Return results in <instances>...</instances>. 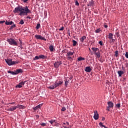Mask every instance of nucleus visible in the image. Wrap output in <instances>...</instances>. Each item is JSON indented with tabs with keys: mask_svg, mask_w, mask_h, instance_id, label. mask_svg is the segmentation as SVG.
<instances>
[{
	"mask_svg": "<svg viewBox=\"0 0 128 128\" xmlns=\"http://www.w3.org/2000/svg\"><path fill=\"white\" fill-rule=\"evenodd\" d=\"M7 41L8 44H12L13 46H18V42L14 38H8Z\"/></svg>",
	"mask_w": 128,
	"mask_h": 128,
	"instance_id": "3",
	"label": "nucleus"
},
{
	"mask_svg": "<svg viewBox=\"0 0 128 128\" xmlns=\"http://www.w3.org/2000/svg\"><path fill=\"white\" fill-rule=\"evenodd\" d=\"M116 35H117V36H118H118H120L119 32H116Z\"/></svg>",
	"mask_w": 128,
	"mask_h": 128,
	"instance_id": "47",
	"label": "nucleus"
},
{
	"mask_svg": "<svg viewBox=\"0 0 128 128\" xmlns=\"http://www.w3.org/2000/svg\"><path fill=\"white\" fill-rule=\"evenodd\" d=\"M41 106H40V105H37L36 106V109H38V108H40Z\"/></svg>",
	"mask_w": 128,
	"mask_h": 128,
	"instance_id": "46",
	"label": "nucleus"
},
{
	"mask_svg": "<svg viewBox=\"0 0 128 128\" xmlns=\"http://www.w3.org/2000/svg\"><path fill=\"white\" fill-rule=\"evenodd\" d=\"M34 110H37V106H35V108H34Z\"/></svg>",
	"mask_w": 128,
	"mask_h": 128,
	"instance_id": "54",
	"label": "nucleus"
},
{
	"mask_svg": "<svg viewBox=\"0 0 128 128\" xmlns=\"http://www.w3.org/2000/svg\"><path fill=\"white\" fill-rule=\"evenodd\" d=\"M64 81H65L64 85H65V86H66V87H67V86H68V85L69 82H70L69 78H67L66 79V80H64Z\"/></svg>",
	"mask_w": 128,
	"mask_h": 128,
	"instance_id": "15",
	"label": "nucleus"
},
{
	"mask_svg": "<svg viewBox=\"0 0 128 128\" xmlns=\"http://www.w3.org/2000/svg\"><path fill=\"white\" fill-rule=\"evenodd\" d=\"M14 13L20 12V16L27 15L28 13H32L30 10L26 6V7L22 8L20 7V6H18V7H16L14 10Z\"/></svg>",
	"mask_w": 128,
	"mask_h": 128,
	"instance_id": "1",
	"label": "nucleus"
},
{
	"mask_svg": "<svg viewBox=\"0 0 128 128\" xmlns=\"http://www.w3.org/2000/svg\"><path fill=\"white\" fill-rule=\"evenodd\" d=\"M96 56L98 57V58H100V52L99 51V48H98V50L96 51Z\"/></svg>",
	"mask_w": 128,
	"mask_h": 128,
	"instance_id": "18",
	"label": "nucleus"
},
{
	"mask_svg": "<svg viewBox=\"0 0 128 128\" xmlns=\"http://www.w3.org/2000/svg\"><path fill=\"white\" fill-rule=\"evenodd\" d=\"M49 49L50 50V51H54V47L53 44H51V46H49Z\"/></svg>",
	"mask_w": 128,
	"mask_h": 128,
	"instance_id": "25",
	"label": "nucleus"
},
{
	"mask_svg": "<svg viewBox=\"0 0 128 128\" xmlns=\"http://www.w3.org/2000/svg\"><path fill=\"white\" fill-rule=\"evenodd\" d=\"M63 84L62 80H60L58 81V82L57 81H55L54 85H50V86H49V88H50V90H53L54 88H58V86H60V85H62Z\"/></svg>",
	"mask_w": 128,
	"mask_h": 128,
	"instance_id": "2",
	"label": "nucleus"
},
{
	"mask_svg": "<svg viewBox=\"0 0 128 128\" xmlns=\"http://www.w3.org/2000/svg\"><path fill=\"white\" fill-rule=\"evenodd\" d=\"M66 124H67V125H69L68 122H66Z\"/></svg>",
	"mask_w": 128,
	"mask_h": 128,
	"instance_id": "58",
	"label": "nucleus"
},
{
	"mask_svg": "<svg viewBox=\"0 0 128 128\" xmlns=\"http://www.w3.org/2000/svg\"><path fill=\"white\" fill-rule=\"evenodd\" d=\"M109 103H110V102H108V106H107V108H106V110H108V112H110V106H109Z\"/></svg>",
	"mask_w": 128,
	"mask_h": 128,
	"instance_id": "31",
	"label": "nucleus"
},
{
	"mask_svg": "<svg viewBox=\"0 0 128 128\" xmlns=\"http://www.w3.org/2000/svg\"><path fill=\"white\" fill-rule=\"evenodd\" d=\"M25 82H26V81H21L20 82H19V84L16 85V88H22V85H24Z\"/></svg>",
	"mask_w": 128,
	"mask_h": 128,
	"instance_id": "10",
	"label": "nucleus"
},
{
	"mask_svg": "<svg viewBox=\"0 0 128 128\" xmlns=\"http://www.w3.org/2000/svg\"><path fill=\"white\" fill-rule=\"evenodd\" d=\"M70 80H72V76H70V78H69Z\"/></svg>",
	"mask_w": 128,
	"mask_h": 128,
	"instance_id": "59",
	"label": "nucleus"
},
{
	"mask_svg": "<svg viewBox=\"0 0 128 128\" xmlns=\"http://www.w3.org/2000/svg\"><path fill=\"white\" fill-rule=\"evenodd\" d=\"M78 61H82V60H85V58H82V56H79L78 58Z\"/></svg>",
	"mask_w": 128,
	"mask_h": 128,
	"instance_id": "26",
	"label": "nucleus"
},
{
	"mask_svg": "<svg viewBox=\"0 0 128 128\" xmlns=\"http://www.w3.org/2000/svg\"><path fill=\"white\" fill-rule=\"evenodd\" d=\"M65 110H66V108H65L64 106L62 108V112H65Z\"/></svg>",
	"mask_w": 128,
	"mask_h": 128,
	"instance_id": "39",
	"label": "nucleus"
},
{
	"mask_svg": "<svg viewBox=\"0 0 128 128\" xmlns=\"http://www.w3.org/2000/svg\"><path fill=\"white\" fill-rule=\"evenodd\" d=\"M17 109V105H14V106H11L10 108L8 109L9 112H14V110H16Z\"/></svg>",
	"mask_w": 128,
	"mask_h": 128,
	"instance_id": "12",
	"label": "nucleus"
},
{
	"mask_svg": "<svg viewBox=\"0 0 128 128\" xmlns=\"http://www.w3.org/2000/svg\"><path fill=\"white\" fill-rule=\"evenodd\" d=\"M105 119H106V118H104V116H102V120L103 121H104V120H105Z\"/></svg>",
	"mask_w": 128,
	"mask_h": 128,
	"instance_id": "52",
	"label": "nucleus"
},
{
	"mask_svg": "<svg viewBox=\"0 0 128 128\" xmlns=\"http://www.w3.org/2000/svg\"><path fill=\"white\" fill-rule=\"evenodd\" d=\"M46 56L44 55H39V56H35V58H34V60H40V58H46Z\"/></svg>",
	"mask_w": 128,
	"mask_h": 128,
	"instance_id": "9",
	"label": "nucleus"
},
{
	"mask_svg": "<svg viewBox=\"0 0 128 128\" xmlns=\"http://www.w3.org/2000/svg\"><path fill=\"white\" fill-rule=\"evenodd\" d=\"M12 23H14V22L12 21H10V22H8V21H6V24L8 25V24H12Z\"/></svg>",
	"mask_w": 128,
	"mask_h": 128,
	"instance_id": "28",
	"label": "nucleus"
},
{
	"mask_svg": "<svg viewBox=\"0 0 128 128\" xmlns=\"http://www.w3.org/2000/svg\"><path fill=\"white\" fill-rule=\"evenodd\" d=\"M19 41H20V46H22V40H20V38H19Z\"/></svg>",
	"mask_w": 128,
	"mask_h": 128,
	"instance_id": "37",
	"label": "nucleus"
},
{
	"mask_svg": "<svg viewBox=\"0 0 128 128\" xmlns=\"http://www.w3.org/2000/svg\"><path fill=\"white\" fill-rule=\"evenodd\" d=\"M86 38V36H82L81 38H80V42H84V40Z\"/></svg>",
	"mask_w": 128,
	"mask_h": 128,
	"instance_id": "22",
	"label": "nucleus"
},
{
	"mask_svg": "<svg viewBox=\"0 0 128 128\" xmlns=\"http://www.w3.org/2000/svg\"><path fill=\"white\" fill-rule=\"evenodd\" d=\"M8 74H12V75H16V71H11L8 70Z\"/></svg>",
	"mask_w": 128,
	"mask_h": 128,
	"instance_id": "16",
	"label": "nucleus"
},
{
	"mask_svg": "<svg viewBox=\"0 0 128 128\" xmlns=\"http://www.w3.org/2000/svg\"><path fill=\"white\" fill-rule=\"evenodd\" d=\"M94 2H93L92 0H91L90 2L88 4V6H94Z\"/></svg>",
	"mask_w": 128,
	"mask_h": 128,
	"instance_id": "27",
	"label": "nucleus"
},
{
	"mask_svg": "<svg viewBox=\"0 0 128 128\" xmlns=\"http://www.w3.org/2000/svg\"><path fill=\"white\" fill-rule=\"evenodd\" d=\"M104 27L105 28H108V24H104Z\"/></svg>",
	"mask_w": 128,
	"mask_h": 128,
	"instance_id": "50",
	"label": "nucleus"
},
{
	"mask_svg": "<svg viewBox=\"0 0 128 128\" xmlns=\"http://www.w3.org/2000/svg\"><path fill=\"white\" fill-rule=\"evenodd\" d=\"M122 71H123V74H124V71H126V68H124V65L122 66Z\"/></svg>",
	"mask_w": 128,
	"mask_h": 128,
	"instance_id": "36",
	"label": "nucleus"
},
{
	"mask_svg": "<svg viewBox=\"0 0 128 128\" xmlns=\"http://www.w3.org/2000/svg\"><path fill=\"white\" fill-rule=\"evenodd\" d=\"M41 125H42V126H45V125H46V123H42Z\"/></svg>",
	"mask_w": 128,
	"mask_h": 128,
	"instance_id": "49",
	"label": "nucleus"
},
{
	"mask_svg": "<svg viewBox=\"0 0 128 128\" xmlns=\"http://www.w3.org/2000/svg\"><path fill=\"white\" fill-rule=\"evenodd\" d=\"M64 30V26L61 27V28H59V30Z\"/></svg>",
	"mask_w": 128,
	"mask_h": 128,
	"instance_id": "45",
	"label": "nucleus"
},
{
	"mask_svg": "<svg viewBox=\"0 0 128 128\" xmlns=\"http://www.w3.org/2000/svg\"><path fill=\"white\" fill-rule=\"evenodd\" d=\"M56 122L55 120L51 119V120H49V122H50V124H54V122Z\"/></svg>",
	"mask_w": 128,
	"mask_h": 128,
	"instance_id": "32",
	"label": "nucleus"
},
{
	"mask_svg": "<svg viewBox=\"0 0 128 128\" xmlns=\"http://www.w3.org/2000/svg\"><path fill=\"white\" fill-rule=\"evenodd\" d=\"M85 71L87 72H90L92 71V68L90 66H87V67L85 68Z\"/></svg>",
	"mask_w": 128,
	"mask_h": 128,
	"instance_id": "14",
	"label": "nucleus"
},
{
	"mask_svg": "<svg viewBox=\"0 0 128 128\" xmlns=\"http://www.w3.org/2000/svg\"><path fill=\"white\" fill-rule=\"evenodd\" d=\"M34 37L37 40H44V41H46V39L45 38V37H43L42 36H41L40 34H35Z\"/></svg>",
	"mask_w": 128,
	"mask_h": 128,
	"instance_id": "6",
	"label": "nucleus"
},
{
	"mask_svg": "<svg viewBox=\"0 0 128 128\" xmlns=\"http://www.w3.org/2000/svg\"><path fill=\"white\" fill-rule=\"evenodd\" d=\"M68 36H70V30H68Z\"/></svg>",
	"mask_w": 128,
	"mask_h": 128,
	"instance_id": "56",
	"label": "nucleus"
},
{
	"mask_svg": "<svg viewBox=\"0 0 128 128\" xmlns=\"http://www.w3.org/2000/svg\"><path fill=\"white\" fill-rule=\"evenodd\" d=\"M19 23L20 24H24V20H21Z\"/></svg>",
	"mask_w": 128,
	"mask_h": 128,
	"instance_id": "35",
	"label": "nucleus"
},
{
	"mask_svg": "<svg viewBox=\"0 0 128 128\" xmlns=\"http://www.w3.org/2000/svg\"><path fill=\"white\" fill-rule=\"evenodd\" d=\"M108 105H109L110 109V108H114V102H109Z\"/></svg>",
	"mask_w": 128,
	"mask_h": 128,
	"instance_id": "19",
	"label": "nucleus"
},
{
	"mask_svg": "<svg viewBox=\"0 0 128 128\" xmlns=\"http://www.w3.org/2000/svg\"><path fill=\"white\" fill-rule=\"evenodd\" d=\"M119 51L116 50L115 52V56L116 57H118V56Z\"/></svg>",
	"mask_w": 128,
	"mask_h": 128,
	"instance_id": "34",
	"label": "nucleus"
},
{
	"mask_svg": "<svg viewBox=\"0 0 128 128\" xmlns=\"http://www.w3.org/2000/svg\"><path fill=\"white\" fill-rule=\"evenodd\" d=\"M99 125H100V126H101V128H103L104 126V128H108V126H104V124H103V123H102V122H100V123H99Z\"/></svg>",
	"mask_w": 128,
	"mask_h": 128,
	"instance_id": "24",
	"label": "nucleus"
},
{
	"mask_svg": "<svg viewBox=\"0 0 128 128\" xmlns=\"http://www.w3.org/2000/svg\"><path fill=\"white\" fill-rule=\"evenodd\" d=\"M40 27V24H37L36 26V30H38Z\"/></svg>",
	"mask_w": 128,
	"mask_h": 128,
	"instance_id": "29",
	"label": "nucleus"
},
{
	"mask_svg": "<svg viewBox=\"0 0 128 128\" xmlns=\"http://www.w3.org/2000/svg\"><path fill=\"white\" fill-rule=\"evenodd\" d=\"M10 104H16V102H10Z\"/></svg>",
	"mask_w": 128,
	"mask_h": 128,
	"instance_id": "51",
	"label": "nucleus"
},
{
	"mask_svg": "<svg viewBox=\"0 0 128 128\" xmlns=\"http://www.w3.org/2000/svg\"><path fill=\"white\" fill-rule=\"evenodd\" d=\"M16 24H14V22H13V24H12V26L10 27V30H12L13 28H14L16 27Z\"/></svg>",
	"mask_w": 128,
	"mask_h": 128,
	"instance_id": "23",
	"label": "nucleus"
},
{
	"mask_svg": "<svg viewBox=\"0 0 128 128\" xmlns=\"http://www.w3.org/2000/svg\"><path fill=\"white\" fill-rule=\"evenodd\" d=\"M5 61L10 66H11L12 64H18V61H12V60L9 58L5 59Z\"/></svg>",
	"mask_w": 128,
	"mask_h": 128,
	"instance_id": "4",
	"label": "nucleus"
},
{
	"mask_svg": "<svg viewBox=\"0 0 128 128\" xmlns=\"http://www.w3.org/2000/svg\"><path fill=\"white\" fill-rule=\"evenodd\" d=\"M67 60H72V56H68Z\"/></svg>",
	"mask_w": 128,
	"mask_h": 128,
	"instance_id": "41",
	"label": "nucleus"
},
{
	"mask_svg": "<svg viewBox=\"0 0 128 128\" xmlns=\"http://www.w3.org/2000/svg\"><path fill=\"white\" fill-rule=\"evenodd\" d=\"M24 2H28V0H23Z\"/></svg>",
	"mask_w": 128,
	"mask_h": 128,
	"instance_id": "57",
	"label": "nucleus"
},
{
	"mask_svg": "<svg viewBox=\"0 0 128 128\" xmlns=\"http://www.w3.org/2000/svg\"><path fill=\"white\" fill-rule=\"evenodd\" d=\"M26 18H29V20H31L32 17H30V16H27Z\"/></svg>",
	"mask_w": 128,
	"mask_h": 128,
	"instance_id": "48",
	"label": "nucleus"
},
{
	"mask_svg": "<svg viewBox=\"0 0 128 128\" xmlns=\"http://www.w3.org/2000/svg\"><path fill=\"white\" fill-rule=\"evenodd\" d=\"M126 68H128V62H126Z\"/></svg>",
	"mask_w": 128,
	"mask_h": 128,
	"instance_id": "53",
	"label": "nucleus"
},
{
	"mask_svg": "<svg viewBox=\"0 0 128 128\" xmlns=\"http://www.w3.org/2000/svg\"><path fill=\"white\" fill-rule=\"evenodd\" d=\"M116 108H120L121 105H120V102L118 104H116Z\"/></svg>",
	"mask_w": 128,
	"mask_h": 128,
	"instance_id": "38",
	"label": "nucleus"
},
{
	"mask_svg": "<svg viewBox=\"0 0 128 128\" xmlns=\"http://www.w3.org/2000/svg\"><path fill=\"white\" fill-rule=\"evenodd\" d=\"M20 72H22V68H18V70L16 71V75H17V74H19Z\"/></svg>",
	"mask_w": 128,
	"mask_h": 128,
	"instance_id": "20",
	"label": "nucleus"
},
{
	"mask_svg": "<svg viewBox=\"0 0 128 128\" xmlns=\"http://www.w3.org/2000/svg\"><path fill=\"white\" fill-rule=\"evenodd\" d=\"M98 44H100L101 46H102V44H103L102 41H99Z\"/></svg>",
	"mask_w": 128,
	"mask_h": 128,
	"instance_id": "40",
	"label": "nucleus"
},
{
	"mask_svg": "<svg viewBox=\"0 0 128 128\" xmlns=\"http://www.w3.org/2000/svg\"><path fill=\"white\" fill-rule=\"evenodd\" d=\"M118 76H120L123 75L124 71H122V70H120L119 71H118Z\"/></svg>",
	"mask_w": 128,
	"mask_h": 128,
	"instance_id": "21",
	"label": "nucleus"
},
{
	"mask_svg": "<svg viewBox=\"0 0 128 128\" xmlns=\"http://www.w3.org/2000/svg\"><path fill=\"white\" fill-rule=\"evenodd\" d=\"M74 54V52H72V51H68L67 52V55L66 56H72Z\"/></svg>",
	"mask_w": 128,
	"mask_h": 128,
	"instance_id": "17",
	"label": "nucleus"
},
{
	"mask_svg": "<svg viewBox=\"0 0 128 128\" xmlns=\"http://www.w3.org/2000/svg\"><path fill=\"white\" fill-rule=\"evenodd\" d=\"M60 64H62V61H56L54 64V66L56 68H58L60 66Z\"/></svg>",
	"mask_w": 128,
	"mask_h": 128,
	"instance_id": "7",
	"label": "nucleus"
},
{
	"mask_svg": "<svg viewBox=\"0 0 128 128\" xmlns=\"http://www.w3.org/2000/svg\"><path fill=\"white\" fill-rule=\"evenodd\" d=\"M72 42H73V46H76V44H78L77 41H76V40H73Z\"/></svg>",
	"mask_w": 128,
	"mask_h": 128,
	"instance_id": "30",
	"label": "nucleus"
},
{
	"mask_svg": "<svg viewBox=\"0 0 128 128\" xmlns=\"http://www.w3.org/2000/svg\"><path fill=\"white\" fill-rule=\"evenodd\" d=\"M125 56L127 58H128V52H126Z\"/></svg>",
	"mask_w": 128,
	"mask_h": 128,
	"instance_id": "43",
	"label": "nucleus"
},
{
	"mask_svg": "<svg viewBox=\"0 0 128 128\" xmlns=\"http://www.w3.org/2000/svg\"><path fill=\"white\" fill-rule=\"evenodd\" d=\"M89 50L90 51V48H89Z\"/></svg>",
	"mask_w": 128,
	"mask_h": 128,
	"instance_id": "60",
	"label": "nucleus"
},
{
	"mask_svg": "<svg viewBox=\"0 0 128 128\" xmlns=\"http://www.w3.org/2000/svg\"><path fill=\"white\" fill-rule=\"evenodd\" d=\"M75 4H76V6H79V2H78V0L76 1Z\"/></svg>",
	"mask_w": 128,
	"mask_h": 128,
	"instance_id": "42",
	"label": "nucleus"
},
{
	"mask_svg": "<svg viewBox=\"0 0 128 128\" xmlns=\"http://www.w3.org/2000/svg\"><path fill=\"white\" fill-rule=\"evenodd\" d=\"M26 106L24 105H22L21 104H18L16 105V109H26Z\"/></svg>",
	"mask_w": 128,
	"mask_h": 128,
	"instance_id": "11",
	"label": "nucleus"
},
{
	"mask_svg": "<svg viewBox=\"0 0 128 128\" xmlns=\"http://www.w3.org/2000/svg\"><path fill=\"white\" fill-rule=\"evenodd\" d=\"M98 47H92V50L94 52L95 54H96L97 51L98 50Z\"/></svg>",
	"mask_w": 128,
	"mask_h": 128,
	"instance_id": "13",
	"label": "nucleus"
},
{
	"mask_svg": "<svg viewBox=\"0 0 128 128\" xmlns=\"http://www.w3.org/2000/svg\"><path fill=\"white\" fill-rule=\"evenodd\" d=\"M65 124H66V123H63L62 125H63V126H64V128H68V126H65Z\"/></svg>",
	"mask_w": 128,
	"mask_h": 128,
	"instance_id": "44",
	"label": "nucleus"
},
{
	"mask_svg": "<svg viewBox=\"0 0 128 128\" xmlns=\"http://www.w3.org/2000/svg\"><path fill=\"white\" fill-rule=\"evenodd\" d=\"M94 118L96 120H98V119L99 118V114L98 113V110H94Z\"/></svg>",
	"mask_w": 128,
	"mask_h": 128,
	"instance_id": "8",
	"label": "nucleus"
},
{
	"mask_svg": "<svg viewBox=\"0 0 128 128\" xmlns=\"http://www.w3.org/2000/svg\"><path fill=\"white\" fill-rule=\"evenodd\" d=\"M108 38L110 39V42H115L116 41V40L114 38L113 34L110 33L108 34Z\"/></svg>",
	"mask_w": 128,
	"mask_h": 128,
	"instance_id": "5",
	"label": "nucleus"
},
{
	"mask_svg": "<svg viewBox=\"0 0 128 128\" xmlns=\"http://www.w3.org/2000/svg\"><path fill=\"white\" fill-rule=\"evenodd\" d=\"M5 21H0V23H4Z\"/></svg>",
	"mask_w": 128,
	"mask_h": 128,
	"instance_id": "55",
	"label": "nucleus"
},
{
	"mask_svg": "<svg viewBox=\"0 0 128 128\" xmlns=\"http://www.w3.org/2000/svg\"><path fill=\"white\" fill-rule=\"evenodd\" d=\"M100 28H98L97 30H96L95 32H96V34H99L100 32Z\"/></svg>",
	"mask_w": 128,
	"mask_h": 128,
	"instance_id": "33",
	"label": "nucleus"
}]
</instances>
